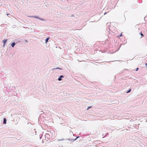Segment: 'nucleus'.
<instances>
[{
    "label": "nucleus",
    "mask_w": 147,
    "mask_h": 147,
    "mask_svg": "<svg viewBox=\"0 0 147 147\" xmlns=\"http://www.w3.org/2000/svg\"><path fill=\"white\" fill-rule=\"evenodd\" d=\"M63 78V76H60V77H59V79H58V80L61 81V78Z\"/></svg>",
    "instance_id": "1"
},
{
    "label": "nucleus",
    "mask_w": 147,
    "mask_h": 147,
    "mask_svg": "<svg viewBox=\"0 0 147 147\" xmlns=\"http://www.w3.org/2000/svg\"><path fill=\"white\" fill-rule=\"evenodd\" d=\"M7 41V39L4 40H3V42L4 43V45H3V46H4L5 45V43H6V42Z\"/></svg>",
    "instance_id": "2"
},
{
    "label": "nucleus",
    "mask_w": 147,
    "mask_h": 147,
    "mask_svg": "<svg viewBox=\"0 0 147 147\" xmlns=\"http://www.w3.org/2000/svg\"><path fill=\"white\" fill-rule=\"evenodd\" d=\"M4 120V121H3V123L5 124L6 123V119L5 118H4V120Z\"/></svg>",
    "instance_id": "3"
},
{
    "label": "nucleus",
    "mask_w": 147,
    "mask_h": 147,
    "mask_svg": "<svg viewBox=\"0 0 147 147\" xmlns=\"http://www.w3.org/2000/svg\"><path fill=\"white\" fill-rule=\"evenodd\" d=\"M49 37L46 38V39H45V43H47V42L48 41V40H49Z\"/></svg>",
    "instance_id": "4"
},
{
    "label": "nucleus",
    "mask_w": 147,
    "mask_h": 147,
    "mask_svg": "<svg viewBox=\"0 0 147 147\" xmlns=\"http://www.w3.org/2000/svg\"><path fill=\"white\" fill-rule=\"evenodd\" d=\"M14 45H15V43H14V42H13V43H11V47H14Z\"/></svg>",
    "instance_id": "5"
},
{
    "label": "nucleus",
    "mask_w": 147,
    "mask_h": 147,
    "mask_svg": "<svg viewBox=\"0 0 147 147\" xmlns=\"http://www.w3.org/2000/svg\"><path fill=\"white\" fill-rule=\"evenodd\" d=\"M131 89H129V90H128V91H127V92H126V93H128L130 92H131Z\"/></svg>",
    "instance_id": "6"
},
{
    "label": "nucleus",
    "mask_w": 147,
    "mask_h": 147,
    "mask_svg": "<svg viewBox=\"0 0 147 147\" xmlns=\"http://www.w3.org/2000/svg\"><path fill=\"white\" fill-rule=\"evenodd\" d=\"M122 36V33L120 34L118 36V38H119L120 37H121Z\"/></svg>",
    "instance_id": "7"
},
{
    "label": "nucleus",
    "mask_w": 147,
    "mask_h": 147,
    "mask_svg": "<svg viewBox=\"0 0 147 147\" xmlns=\"http://www.w3.org/2000/svg\"><path fill=\"white\" fill-rule=\"evenodd\" d=\"M140 35H141V36H143V34L142 33V32H141L140 33Z\"/></svg>",
    "instance_id": "8"
},
{
    "label": "nucleus",
    "mask_w": 147,
    "mask_h": 147,
    "mask_svg": "<svg viewBox=\"0 0 147 147\" xmlns=\"http://www.w3.org/2000/svg\"><path fill=\"white\" fill-rule=\"evenodd\" d=\"M59 69V68H54V69H53V70H54L55 69Z\"/></svg>",
    "instance_id": "9"
},
{
    "label": "nucleus",
    "mask_w": 147,
    "mask_h": 147,
    "mask_svg": "<svg viewBox=\"0 0 147 147\" xmlns=\"http://www.w3.org/2000/svg\"><path fill=\"white\" fill-rule=\"evenodd\" d=\"M90 108V107H89L88 108V109H87V110L88 109H89Z\"/></svg>",
    "instance_id": "10"
},
{
    "label": "nucleus",
    "mask_w": 147,
    "mask_h": 147,
    "mask_svg": "<svg viewBox=\"0 0 147 147\" xmlns=\"http://www.w3.org/2000/svg\"><path fill=\"white\" fill-rule=\"evenodd\" d=\"M138 70V68H136V71H137V70Z\"/></svg>",
    "instance_id": "11"
},
{
    "label": "nucleus",
    "mask_w": 147,
    "mask_h": 147,
    "mask_svg": "<svg viewBox=\"0 0 147 147\" xmlns=\"http://www.w3.org/2000/svg\"><path fill=\"white\" fill-rule=\"evenodd\" d=\"M145 65H146L147 66V63H146V64H145Z\"/></svg>",
    "instance_id": "12"
},
{
    "label": "nucleus",
    "mask_w": 147,
    "mask_h": 147,
    "mask_svg": "<svg viewBox=\"0 0 147 147\" xmlns=\"http://www.w3.org/2000/svg\"><path fill=\"white\" fill-rule=\"evenodd\" d=\"M106 14V13H104V14Z\"/></svg>",
    "instance_id": "13"
}]
</instances>
